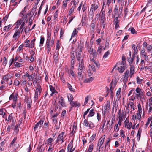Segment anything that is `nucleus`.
<instances>
[{
	"label": "nucleus",
	"instance_id": "1",
	"mask_svg": "<svg viewBox=\"0 0 152 152\" xmlns=\"http://www.w3.org/2000/svg\"><path fill=\"white\" fill-rule=\"evenodd\" d=\"M99 4L96 3L95 1L91 5V7L89 11L88 12V15L92 18L94 16V12L99 7Z\"/></svg>",
	"mask_w": 152,
	"mask_h": 152
},
{
	"label": "nucleus",
	"instance_id": "2",
	"mask_svg": "<svg viewBox=\"0 0 152 152\" xmlns=\"http://www.w3.org/2000/svg\"><path fill=\"white\" fill-rule=\"evenodd\" d=\"M116 65L118 66V71L120 73H122L127 68L126 64L124 63L118 62L117 63Z\"/></svg>",
	"mask_w": 152,
	"mask_h": 152
},
{
	"label": "nucleus",
	"instance_id": "3",
	"mask_svg": "<svg viewBox=\"0 0 152 152\" xmlns=\"http://www.w3.org/2000/svg\"><path fill=\"white\" fill-rule=\"evenodd\" d=\"M110 109V102L109 101H107L104 105L102 107V113L104 115L106 113L108 112V110Z\"/></svg>",
	"mask_w": 152,
	"mask_h": 152
},
{
	"label": "nucleus",
	"instance_id": "4",
	"mask_svg": "<svg viewBox=\"0 0 152 152\" xmlns=\"http://www.w3.org/2000/svg\"><path fill=\"white\" fill-rule=\"evenodd\" d=\"M82 50V48L80 46H78L77 49V55H76V57L77 58V60L79 61H81V58L80 56L81 55V52Z\"/></svg>",
	"mask_w": 152,
	"mask_h": 152
},
{
	"label": "nucleus",
	"instance_id": "5",
	"mask_svg": "<svg viewBox=\"0 0 152 152\" xmlns=\"http://www.w3.org/2000/svg\"><path fill=\"white\" fill-rule=\"evenodd\" d=\"M58 103L60 104V105H58L59 109L61 110V108L65 106V105L64 103V99L62 97H61L59 99Z\"/></svg>",
	"mask_w": 152,
	"mask_h": 152
},
{
	"label": "nucleus",
	"instance_id": "6",
	"mask_svg": "<svg viewBox=\"0 0 152 152\" xmlns=\"http://www.w3.org/2000/svg\"><path fill=\"white\" fill-rule=\"evenodd\" d=\"M113 81H112L111 82V83H110V92H111L110 95H111V96H112V94H113V90L114 89V88L116 85V84H117V82L116 81H115L113 82Z\"/></svg>",
	"mask_w": 152,
	"mask_h": 152
},
{
	"label": "nucleus",
	"instance_id": "7",
	"mask_svg": "<svg viewBox=\"0 0 152 152\" xmlns=\"http://www.w3.org/2000/svg\"><path fill=\"white\" fill-rule=\"evenodd\" d=\"M54 45H52L50 42H46V48L47 50V53H49L51 51V48L53 47Z\"/></svg>",
	"mask_w": 152,
	"mask_h": 152
},
{
	"label": "nucleus",
	"instance_id": "8",
	"mask_svg": "<svg viewBox=\"0 0 152 152\" xmlns=\"http://www.w3.org/2000/svg\"><path fill=\"white\" fill-rule=\"evenodd\" d=\"M79 70L82 71L84 67L83 59H81V61H79Z\"/></svg>",
	"mask_w": 152,
	"mask_h": 152
},
{
	"label": "nucleus",
	"instance_id": "9",
	"mask_svg": "<svg viewBox=\"0 0 152 152\" xmlns=\"http://www.w3.org/2000/svg\"><path fill=\"white\" fill-rule=\"evenodd\" d=\"M20 33V31L19 29L16 30L13 36V38L15 39V40H16L19 37Z\"/></svg>",
	"mask_w": 152,
	"mask_h": 152
},
{
	"label": "nucleus",
	"instance_id": "10",
	"mask_svg": "<svg viewBox=\"0 0 152 152\" xmlns=\"http://www.w3.org/2000/svg\"><path fill=\"white\" fill-rule=\"evenodd\" d=\"M136 96L137 98H139L140 100L142 102L145 100L144 95L142 92L136 94Z\"/></svg>",
	"mask_w": 152,
	"mask_h": 152
},
{
	"label": "nucleus",
	"instance_id": "11",
	"mask_svg": "<svg viewBox=\"0 0 152 152\" xmlns=\"http://www.w3.org/2000/svg\"><path fill=\"white\" fill-rule=\"evenodd\" d=\"M105 138V135H104L102 137L100 138L99 141L98 143V145L99 147H101L102 144H103L104 142V140Z\"/></svg>",
	"mask_w": 152,
	"mask_h": 152
},
{
	"label": "nucleus",
	"instance_id": "12",
	"mask_svg": "<svg viewBox=\"0 0 152 152\" xmlns=\"http://www.w3.org/2000/svg\"><path fill=\"white\" fill-rule=\"evenodd\" d=\"M134 72V67L133 65H131L130 67V73L129 76L130 78L132 77V75Z\"/></svg>",
	"mask_w": 152,
	"mask_h": 152
},
{
	"label": "nucleus",
	"instance_id": "13",
	"mask_svg": "<svg viewBox=\"0 0 152 152\" xmlns=\"http://www.w3.org/2000/svg\"><path fill=\"white\" fill-rule=\"evenodd\" d=\"M126 116V112L122 111L121 115H119L118 117L119 119H122L123 118L125 119Z\"/></svg>",
	"mask_w": 152,
	"mask_h": 152
},
{
	"label": "nucleus",
	"instance_id": "14",
	"mask_svg": "<svg viewBox=\"0 0 152 152\" xmlns=\"http://www.w3.org/2000/svg\"><path fill=\"white\" fill-rule=\"evenodd\" d=\"M129 70H126V71L124 73V81H126L128 80V79L129 74Z\"/></svg>",
	"mask_w": 152,
	"mask_h": 152
},
{
	"label": "nucleus",
	"instance_id": "15",
	"mask_svg": "<svg viewBox=\"0 0 152 152\" xmlns=\"http://www.w3.org/2000/svg\"><path fill=\"white\" fill-rule=\"evenodd\" d=\"M50 88L52 93L50 94L51 96H52V94H55V95L57 93V92L56 91L55 89V88L52 86H50Z\"/></svg>",
	"mask_w": 152,
	"mask_h": 152
},
{
	"label": "nucleus",
	"instance_id": "16",
	"mask_svg": "<svg viewBox=\"0 0 152 152\" xmlns=\"http://www.w3.org/2000/svg\"><path fill=\"white\" fill-rule=\"evenodd\" d=\"M12 27V25L10 24L7 26H5L4 28V31L5 32L8 31Z\"/></svg>",
	"mask_w": 152,
	"mask_h": 152
},
{
	"label": "nucleus",
	"instance_id": "17",
	"mask_svg": "<svg viewBox=\"0 0 152 152\" xmlns=\"http://www.w3.org/2000/svg\"><path fill=\"white\" fill-rule=\"evenodd\" d=\"M11 120H12V123L11 125L12 126H14V121L13 119V117L12 114H10L9 115L7 119V121H11Z\"/></svg>",
	"mask_w": 152,
	"mask_h": 152
},
{
	"label": "nucleus",
	"instance_id": "18",
	"mask_svg": "<svg viewBox=\"0 0 152 152\" xmlns=\"http://www.w3.org/2000/svg\"><path fill=\"white\" fill-rule=\"evenodd\" d=\"M64 134V132H62L61 133L59 136H58V138L59 139L60 141H61L62 142H63L64 137L63 135Z\"/></svg>",
	"mask_w": 152,
	"mask_h": 152
},
{
	"label": "nucleus",
	"instance_id": "19",
	"mask_svg": "<svg viewBox=\"0 0 152 152\" xmlns=\"http://www.w3.org/2000/svg\"><path fill=\"white\" fill-rule=\"evenodd\" d=\"M78 77L79 79V80L80 81H82L83 80V76L81 71H79L78 73Z\"/></svg>",
	"mask_w": 152,
	"mask_h": 152
},
{
	"label": "nucleus",
	"instance_id": "20",
	"mask_svg": "<svg viewBox=\"0 0 152 152\" xmlns=\"http://www.w3.org/2000/svg\"><path fill=\"white\" fill-rule=\"evenodd\" d=\"M103 8L104 7H103V6H102V7L100 12V14H101V19H105V12L104 11H103Z\"/></svg>",
	"mask_w": 152,
	"mask_h": 152
},
{
	"label": "nucleus",
	"instance_id": "21",
	"mask_svg": "<svg viewBox=\"0 0 152 152\" xmlns=\"http://www.w3.org/2000/svg\"><path fill=\"white\" fill-rule=\"evenodd\" d=\"M70 104L73 107H79L80 106L79 103H78L77 102H73L72 101L70 102Z\"/></svg>",
	"mask_w": 152,
	"mask_h": 152
},
{
	"label": "nucleus",
	"instance_id": "22",
	"mask_svg": "<svg viewBox=\"0 0 152 152\" xmlns=\"http://www.w3.org/2000/svg\"><path fill=\"white\" fill-rule=\"evenodd\" d=\"M78 31L76 28H75L71 35V38L70 40H71L72 37H74L75 35H76L78 33Z\"/></svg>",
	"mask_w": 152,
	"mask_h": 152
},
{
	"label": "nucleus",
	"instance_id": "23",
	"mask_svg": "<svg viewBox=\"0 0 152 152\" xmlns=\"http://www.w3.org/2000/svg\"><path fill=\"white\" fill-rule=\"evenodd\" d=\"M25 18L22 17L20 20H18L16 23L17 26H19L22 23L23 21V20H24Z\"/></svg>",
	"mask_w": 152,
	"mask_h": 152
},
{
	"label": "nucleus",
	"instance_id": "24",
	"mask_svg": "<svg viewBox=\"0 0 152 152\" xmlns=\"http://www.w3.org/2000/svg\"><path fill=\"white\" fill-rule=\"evenodd\" d=\"M46 42H50L52 45L54 44V41L53 39H51V37H47Z\"/></svg>",
	"mask_w": 152,
	"mask_h": 152
},
{
	"label": "nucleus",
	"instance_id": "25",
	"mask_svg": "<svg viewBox=\"0 0 152 152\" xmlns=\"http://www.w3.org/2000/svg\"><path fill=\"white\" fill-rule=\"evenodd\" d=\"M132 47L134 50V53L137 54L138 52V50L137 48L136 47L135 45L134 44H132Z\"/></svg>",
	"mask_w": 152,
	"mask_h": 152
},
{
	"label": "nucleus",
	"instance_id": "26",
	"mask_svg": "<svg viewBox=\"0 0 152 152\" xmlns=\"http://www.w3.org/2000/svg\"><path fill=\"white\" fill-rule=\"evenodd\" d=\"M49 128V126L48 123L47 122H45L43 126V129L44 130H46L47 131L48 130Z\"/></svg>",
	"mask_w": 152,
	"mask_h": 152
},
{
	"label": "nucleus",
	"instance_id": "27",
	"mask_svg": "<svg viewBox=\"0 0 152 152\" xmlns=\"http://www.w3.org/2000/svg\"><path fill=\"white\" fill-rule=\"evenodd\" d=\"M95 114V113L94 112V110L93 109H92L89 112V114L88 115V117H92Z\"/></svg>",
	"mask_w": 152,
	"mask_h": 152
},
{
	"label": "nucleus",
	"instance_id": "28",
	"mask_svg": "<svg viewBox=\"0 0 152 152\" xmlns=\"http://www.w3.org/2000/svg\"><path fill=\"white\" fill-rule=\"evenodd\" d=\"M94 79L93 77H91L90 78H88L85 79L84 80V82L86 83H89L91 82L94 80Z\"/></svg>",
	"mask_w": 152,
	"mask_h": 152
},
{
	"label": "nucleus",
	"instance_id": "29",
	"mask_svg": "<svg viewBox=\"0 0 152 152\" xmlns=\"http://www.w3.org/2000/svg\"><path fill=\"white\" fill-rule=\"evenodd\" d=\"M141 57L145 59V61L147 62H148L149 61V59L148 58V56L146 54H145V55H144L141 56Z\"/></svg>",
	"mask_w": 152,
	"mask_h": 152
},
{
	"label": "nucleus",
	"instance_id": "30",
	"mask_svg": "<svg viewBox=\"0 0 152 152\" xmlns=\"http://www.w3.org/2000/svg\"><path fill=\"white\" fill-rule=\"evenodd\" d=\"M25 74L26 76L28 77V78L29 80H31V79H33V76L32 75H30L27 72H26Z\"/></svg>",
	"mask_w": 152,
	"mask_h": 152
},
{
	"label": "nucleus",
	"instance_id": "31",
	"mask_svg": "<svg viewBox=\"0 0 152 152\" xmlns=\"http://www.w3.org/2000/svg\"><path fill=\"white\" fill-rule=\"evenodd\" d=\"M91 61L92 62L94 63V64L96 65V66L99 68L100 67V64L99 63L98 61H95L94 58H92L91 59Z\"/></svg>",
	"mask_w": 152,
	"mask_h": 152
},
{
	"label": "nucleus",
	"instance_id": "32",
	"mask_svg": "<svg viewBox=\"0 0 152 152\" xmlns=\"http://www.w3.org/2000/svg\"><path fill=\"white\" fill-rule=\"evenodd\" d=\"M67 86L68 88L70 90V91H71L72 92H75V90L73 88L72 86L70 84H69L68 83H67Z\"/></svg>",
	"mask_w": 152,
	"mask_h": 152
},
{
	"label": "nucleus",
	"instance_id": "33",
	"mask_svg": "<svg viewBox=\"0 0 152 152\" xmlns=\"http://www.w3.org/2000/svg\"><path fill=\"white\" fill-rule=\"evenodd\" d=\"M152 119V118L151 117H149L148 119V121L146 122V124L145 125V128L146 129L148 127V125L150 123V121Z\"/></svg>",
	"mask_w": 152,
	"mask_h": 152
},
{
	"label": "nucleus",
	"instance_id": "34",
	"mask_svg": "<svg viewBox=\"0 0 152 152\" xmlns=\"http://www.w3.org/2000/svg\"><path fill=\"white\" fill-rule=\"evenodd\" d=\"M129 30H130L131 33L132 34H136L137 33V32L136 31L134 28L133 27L129 28Z\"/></svg>",
	"mask_w": 152,
	"mask_h": 152
},
{
	"label": "nucleus",
	"instance_id": "35",
	"mask_svg": "<svg viewBox=\"0 0 152 152\" xmlns=\"http://www.w3.org/2000/svg\"><path fill=\"white\" fill-rule=\"evenodd\" d=\"M89 123L88 122V121L87 120V119H85L84 120L83 123V125L84 126H85L86 127H87L88 126L89 127Z\"/></svg>",
	"mask_w": 152,
	"mask_h": 152
},
{
	"label": "nucleus",
	"instance_id": "36",
	"mask_svg": "<svg viewBox=\"0 0 152 152\" xmlns=\"http://www.w3.org/2000/svg\"><path fill=\"white\" fill-rule=\"evenodd\" d=\"M36 92H37L38 94H39L40 95V93L41 92V89L40 86H38L36 90Z\"/></svg>",
	"mask_w": 152,
	"mask_h": 152
},
{
	"label": "nucleus",
	"instance_id": "37",
	"mask_svg": "<svg viewBox=\"0 0 152 152\" xmlns=\"http://www.w3.org/2000/svg\"><path fill=\"white\" fill-rule=\"evenodd\" d=\"M96 22L94 20L92 21L91 23V26L93 29H94L95 27Z\"/></svg>",
	"mask_w": 152,
	"mask_h": 152
},
{
	"label": "nucleus",
	"instance_id": "38",
	"mask_svg": "<svg viewBox=\"0 0 152 152\" xmlns=\"http://www.w3.org/2000/svg\"><path fill=\"white\" fill-rule=\"evenodd\" d=\"M35 40L36 39L34 38L31 41V42L30 43L31 48H32L34 47L35 45L34 42Z\"/></svg>",
	"mask_w": 152,
	"mask_h": 152
},
{
	"label": "nucleus",
	"instance_id": "39",
	"mask_svg": "<svg viewBox=\"0 0 152 152\" xmlns=\"http://www.w3.org/2000/svg\"><path fill=\"white\" fill-rule=\"evenodd\" d=\"M68 100L69 102H71L73 100V97L70 94H69L68 96Z\"/></svg>",
	"mask_w": 152,
	"mask_h": 152
},
{
	"label": "nucleus",
	"instance_id": "40",
	"mask_svg": "<svg viewBox=\"0 0 152 152\" xmlns=\"http://www.w3.org/2000/svg\"><path fill=\"white\" fill-rule=\"evenodd\" d=\"M129 105L133 109V110H134V103L131 102H129Z\"/></svg>",
	"mask_w": 152,
	"mask_h": 152
},
{
	"label": "nucleus",
	"instance_id": "41",
	"mask_svg": "<svg viewBox=\"0 0 152 152\" xmlns=\"http://www.w3.org/2000/svg\"><path fill=\"white\" fill-rule=\"evenodd\" d=\"M4 61L3 62V65L5 66L7 62V60L5 57H4L3 58Z\"/></svg>",
	"mask_w": 152,
	"mask_h": 152
},
{
	"label": "nucleus",
	"instance_id": "42",
	"mask_svg": "<svg viewBox=\"0 0 152 152\" xmlns=\"http://www.w3.org/2000/svg\"><path fill=\"white\" fill-rule=\"evenodd\" d=\"M118 17H116L114 20V23H118L119 22V20L118 19Z\"/></svg>",
	"mask_w": 152,
	"mask_h": 152
},
{
	"label": "nucleus",
	"instance_id": "43",
	"mask_svg": "<svg viewBox=\"0 0 152 152\" xmlns=\"http://www.w3.org/2000/svg\"><path fill=\"white\" fill-rule=\"evenodd\" d=\"M122 61H119V62H121V63H124V64H126V59L125 57L124 56H122Z\"/></svg>",
	"mask_w": 152,
	"mask_h": 152
},
{
	"label": "nucleus",
	"instance_id": "44",
	"mask_svg": "<svg viewBox=\"0 0 152 152\" xmlns=\"http://www.w3.org/2000/svg\"><path fill=\"white\" fill-rule=\"evenodd\" d=\"M146 53L144 49L143 48L141 50L140 52V54L141 56L144 55H145Z\"/></svg>",
	"mask_w": 152,
	"mask_h": 152
},
{
	"label": "nucleus",
	"instance_id": "45",
	"mask_svg": "<svg viewBox=\"0 0 152 152\" xmlns=\"http://www.w3.org/2000/svg\"><path fill=\"white\" fill-rule=\"evenodd\" d=\"M93 148V145L91 144L89 146L88 151L90 152H92Z\"/></svg>",
	"mask_w": 152,
	"mask_h": 152
},
{
	"label": "nucleus",
	"instance_id": "46",
	"mask_svg": "<svg viewBox=\"0 0 152 152\" xmlns=\"http://www.w3.org/2000/svg\"><path fill=\"white\" fill-rule=\"evenodd\" d=\"M38 96V94L37 92H35L34 96V100L35 101L37 99Z\"/></svg>",
	"mask_w": 152,
	"mask_h": 152
},
{
	"label": "nucleus",
	"instance_id": "47",
	"mask_svg": "<svg viewBox=\"0 0 152 152\" xmlns=\"http://www.w3.org/2000/svg\"><path fill=\"white\" fill-rule=\"evenodd\" d=\"M109 54V52L108 51H107L106 52L104 53V54L103 56V58H106L107 57H108Z\"/></svg>",
	"mask_w": 152,
	"mask_h": 152
},
{
	"label": "nucleus",
	"instance_id": "48",
	"mask_svg": "<svg viewBox=\"0 0 152 152\" xmlns=\"http://www.w3.org/2000/svg\"><path fill=\"white\" fill-rule=\"evenodd\" d=\"M128 12L129 11L128 9L127 8H125L124 10V13L125 14L124 17H126V16Z\"/></svg>",
	"mask_w": 152,
	"mask_h": 152
},
{
	"label": "nucleus",
	"instance_id": "49",
	"mask_svg": "<svg viewBox=\"0 0 152 152\" xmlns=\"http://www.w3.org/2000/svg\"><path fill=\"white\" fill-rule=\"evenodd\" d=\"M90 55H92L93 56L94 58L96 57V52L95 50H94L91 54H90Z\"/></svg>",
	"mask_w": 152,
	"mask_h": 152
},
{
	"label": "nucleus",
	"instance_id": "50",
	"mask_svg": "<svg viewBox=\"0 0 152 152\" xmlns=\"http://www.w3.org/2000/svg\"><path fill=\"white\" fill-rule=\"evenodd\" d=\"M142 80V79H140L139 77L137 76V83L138 84H140Z\"/></svg>",
	"mask_w": 152,
	"mask_h": 152
},
{
	"label": "nucleus",
	"instance_id": "51",
	"mask_svg": "<svg viewBox=\"0 0 152 152\" xmlns=\"http://www.w3.org/2000/svg\"><path fill=\"white\" fill-rule=\"evenodd\" d=\"M44 122V120L42 119L40 120L37 123L39 125V127H41V126L42 125Z\"/></svg>",
	"mask_w": 152,
	"mask_h": 152
},
{
	"label": "nucleus",
	"instance_id": "52",
	"mask_svg": "<svg viewBox=\"0 0 152 152\" xmlns=\"http://www.w3.org/2000/svg\"><path fill=\"white\" fill-rule=\"evenodd\" d=\"M44 37H41L40 39V46H41V45H42L43 44L44 42Z\"/></svg>",
	"mask_w": 152,
	"mask_h": 152
},
{
	"label": "nucleus",
	"instance_id": "53",
	"mask_svg": "<svg viewBox=\"0 0 152 152\" xmlns=\"http://www.w3.org/2000/svg\"><path fill=\"white\" fill-rule=\"evenodd\" d=\"M136 93L138 94V93H141V92H142V90L141 89H140L139 88V87H137L136 89Z\"/></svg>",
	"mask_w": 152,
	"mask_h": 152
},
{
	"label": "nucleus",
	"instance_id": "54",
	"mask_svg": "<svg viewBox=\"0 0 152 152\" xmlns=\"http://www.w3.org/2000/svg\"><path fill=\"white\" fill-rule=\"evenodd\" d=\"M121 88H119L118 90H117L116 94V96L118 97L119 96V95H120V93L121 92Z\"/></svg>",
	"mask_w": 152,
	"mask_h": 152
},
{
	"label": "nucleus",
	"instance_id": "55",
	"mask_svg": "<svg viewBox=\"0 0 152 152\" xmlns=\"http://www.w3.org/2000/svg\"><path fill=\"white\" fill-rule=\"evenodd\" d=\"M5 114V112H3V109H0V115H3V117H4Z\"/></svg>",
	"mask_w": 152,
	"mask_h": 152
},
{
	"label": "nucleus",
	"instance_id": "56",
	"mask_svg": "<svg viewBox=\"0 0 152 152\" xmlns=\"http://www.w3.org/2000/svg\"><path fill=\"white\" fill-rule=\"evenodd\" d=\"M22 64L19 63L18 62L15 63V66L18 67H20L21 66Z\"/></svg>",
	"mask_w": 152,
	"mask_h": 152
},
{
	"label": "nucleus",
	"instance_id": "57",
	"mask_svg": "<svg viewBox=\"0 0 152 152\" xmlns=\"http://www.w3.org/2000/svg\"><path fill=\"white\" fill-rule=\"evenodd\" d=\"M119 130L118 125L117 124H116L114 127V130L116 132H118Z\"/></svg>",
	"mask_w": 152,
	"mask_h": 152
},
{
	"label": "nucleus",
	"instance_id": "58",
	"mask_svg": "<svg viewBox=\"0 0 152 152\" xmlns=\"http://www.w3.org/2000/svg\"><path fill=\"white\" fill-rule=\"evenodd\" d=\"M132 122H130L127 126V128L128 129H130L132 127Z\"/></svg>",
	"mask_w": 152,
	"mask_h": 152
},
{
	"label": "nucleus",
	"instance_id": "59",
	"mask_svg": "<svg viewBox=\"0 0 152 152\" xmlns=\"http://www.w3.org/2000/svg\"><path fill=\"white\" fill-rule=\"evenodd\" d=\"M72 145L70 143L68 145L67 149L68 150H71L72 148Z\"/></svg>",
	"mask_w": 152,
	"mask_h": 152
},
{
	"label": "nucleus",
	"instance_id": "60",
	"mask_svg": "<svg viewBox=\"0 0 152 152\" xmlns=\"http://www.w3.org/2000/svg\"><path fill=\"white\" fill-rule=\"evenodd\" d=\"M75 53L74 52H71V57L73 59L75 58Z\"/></svg>",
	"mask_w": 152,
	"mask_h": 152
},
{
	"label": "nucleus",
	"instance_id": "61",
	"mask_svg": "<svg viewBox=\"0 0 152 152\" xmlns=\"http://www.w3.org/2000/svg\"><path fill=\"white\" fill-rule=\"evenodd\" d=\"M3 80H6V81H7L9 80V78L7 77V75H5L4 76L3 78Z\"/></svg>",
	"mask_w": 152,
	"mask_h": 152
},
{
	"label": "nucleus",
	"instance_id": "62",
	"mask_svg": "<svg viewBox=\"0 0 152 152\" xmlns=\"http://www.w3.org/2000/svg\"><path fill=\"white\" fill-rule=\"evenodd\" d=\"M23 45H21L18 48L17 50V51L18 52H20L23 48Z\"/></svg>",
	"mask_w": 152,
	"mask_h": 152
},
{
	"label": "nucleus",
	"instance_id": "63",
	"mask_svg": "<svg viewBox=\"0 0 152 152\" xmlns=\"http://www.w3.org/2000/svg\"><path fill=\"white\" fill-rule=\"evenodd\" d=\"M136 118L137 117V119L138 120H140V119L141 118V113H137V116Z\"/></svg>",
	"mask_w": 152,
	"mask_h": 152
},
{
	"label": "nucleus",
	"instance_id": "64",
	"mask_svg": "<svg viewBox=\"0 0 152 152\" xmlns=\"http://www.w3.org/2000/svg\"><path fill=\"white\" fill-rule=\"evenodd\" d=\"M14 83L15 85L18 86L20 84V82L18 80H15Z\"/></svg>",
	"mask_w": 152,
	"mask_h": 152
}]
</instances>
